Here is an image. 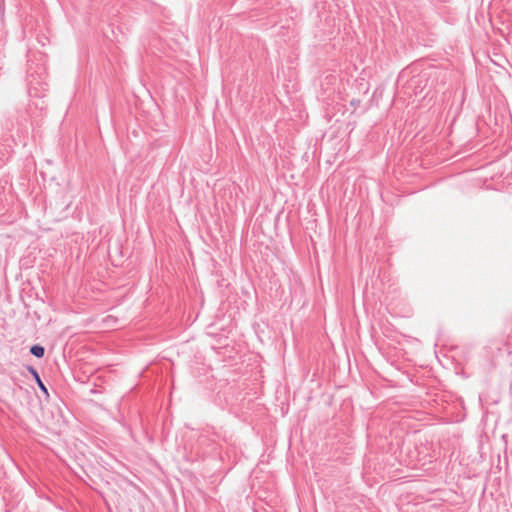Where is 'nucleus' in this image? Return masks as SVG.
Masks as SVG:
<instances>
[{"mask_svg": "<svg viewBox=\"0 0 512 512\" xmlns=\"http://www.w3.org/2000/svg\"><path fill=\"white\" fill-rule=\"evenodd\" d=\"M28 371L29 373L33 376L38 388L41 390V392L45 395V398L48 399L49 398V393H48V389L47 387L45 386V384L43 383V381L41 380L40 378V375L39 373L37 372V370L33 367V366H29L28 367Z\"/></svg>", "mask_w": 512, "mask_h": 512, "instance_id": "nucleus-1", "label": "nucleus"}, {"mask_svg": "<svg viewBox=\"0 0 512 512\" xmlns=\"http://www.w3.org/2000/svg\"><path fill=\"white\" fill-rule=\"evenodd\" d=\"M30 353L36 358H43L45 354V348L40 344H35L31 346Z\"/></svg>", "mask_w": 512, "mask_h": 512, "instance_id": "nucleus-2", "label": "nucleus"}]
</instances>
